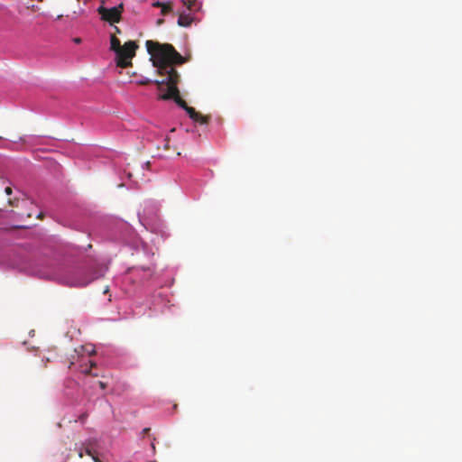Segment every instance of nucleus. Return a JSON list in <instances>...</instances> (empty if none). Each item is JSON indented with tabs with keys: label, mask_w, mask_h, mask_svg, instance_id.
I'll list each match as a JSON object with an SVG mask.
<instances>
[{
	"label": "nucleus",
	"mask_w": 462,
	"mask_h": 462,
	"mask_svg": "<svg viewBox=\"0 0 462 462\" xmlns=\"http://www.w3.org/2000/svg\"><path fill=\"white\" fill-rule=\"evenodd\" d=\"M148 53L151 55L152 65L157 69V73L165 77L162 80H156L155 84L161 88L163 85L167 86L166 93L160 98L163 100L173 99L174 102L183 108L189 116L196 123L206 125L209 121L208 116H203L197 112L195 108L189 106L180 97V90L177 87L180 81V75L174 69V65H181L187 62V58L180 54L170 43H160L152 40L145 42Z\"/></svg>",
	"instance_id": "obj_1"
},
{
	"label": "nucleus",
	"mask_w": 462,
	"mask_h": 462,
	"mask_svg": "<svg viewBox=\"0 0 462 462\" xmlns=\"http://www.w3.org/2000/svg\"><path fill=\"white\" fill-rule=\"evenodd\" d=\"M138 45L134 41L126 42L116 52V63L117 67L125 69L132 66V59L135 56Z\"/></svg>",
	"instance_id": "obj_2"
},
{
	"label": "nucleus",
	"mask_w": 462,
	"mask_h": 462,
	"mask_svg": "<svg viewBox=\"0 0 462 462\" xmlns=\"http://www.w3.org/2000/svg\"><path fill=\"white\" fill-rule=\"evenodd\" d=\"M98 14L101 15V18L104 21H106L110 23H118L121 20V15L123 12V5L120 4L117 6H114L111 8H106L104 6H100L98 9Z\"/></svg>",
	"instance_id": "obj_3"
},
{
	"label": "nucleus",
	"mask_w": 462,
	"mask_h": 462,
	"mask_svg": "<svg viewBox=\"0 0 462 462\" xmlns=\"http://www.w3.org/2000/svg\"><path fill=\"white\" fill-rule=\"evenodd\" d=\"M177 14L179 16L177 23L181 27H189L193 21L194 17L190 14V13L186 14L185 12L178 11Z\"/></svg>",
	"instance_id": "obj_4"
},
{
	"label": "nucleus",
	"mask_w": 462,
	"mask_h": 462,
	"mask_svg": "<svg viewBox=\"0 0 462 462\" xmlns=\"http://www.w3.org/2000/svg\"><path fill=\"white\" fill-rule=\"evenodd\" d=\"M121 47L120 40L116 35H112L110 38V50L116 53Z\"/></svg>",
	"instance_id": "obj_5"
},
{
	"label": "nucleus",
	"mask_w": 462,
	"mask_h": 462,
	"mask_svg": "<svg viewBox=\"0 0 462 462\" xmlns=\"http://www.w3.org/2000/svg\"><path fill=\"white\" fill-rule=\"evenodd\" d=\"M182 4L189 12H192L199 8L198 0H182Z\"/></svg>",
	"instance_id": "obj_6"
},
{
	"label": "nucleus",
	"mask_w": 462,
	"mask_h": 462,
	"mask_svg": "<svg viewBox=\"0 0 462 462\" xmlns=\"http://www.w3.org/2000/svg\"><path fill=\"white\" fill-rule=\"evenodd\" d=\"M173 11V5L171 2L164 3L162 7L161 8V14L162 15H166Z\"/></svg>",
	"instance_id": "obj_7"
},
{
	"label": "nucleus",
	"mask_w": 462,
	"mask_h": 462,
	"mask_svg": "<svg viewBox=\"0 0 462 462\" xmlns=\"http://www.w3.org/2000/svg\"><path fill=\"white\" fill-rule=\"evenodd\" d=\"M9 204L13 207H18L19 204H21L22 206H26L27 204H29V201L27 199H15L14 201L9 199Z\"/></svg>",
	"instance_id": "obj_8"
},
{
	"label": "nucleus",
	"mask_w": 462,
	"mask_h": 462,
	"mask_svg": "<svg viewBox=\"0 0 462 462\" xmlns=\"http://www.w3.org/2000/svg\"><path fill=\"white\" fill-rule=\"evenodd\" d=\"M96 366V363L95 362H90V367L89 368H86L84 369L82 372L85 374H89V375H92V376H98L97 374H92L91 372V368Z\"/></svg>",
	"instance_id": "obj_9"
},
{
	"label": "nucleus",
	"mask_w": 462,
	"mask_h": 462,
	"mask_svg": "<svg viewBox=\"0 0 462 462\" xmlns=\"http://www.w3.org/2000/svg\"><path fill=\"white\" fill-rule=\"evenodd\" d=\"M155 81H156V80L152 81V79H142V80L138 81V84H139V85L143 86V85H148V84H150V83H152V82H154V83H155Z\"/></svg>",
	"instance_id": "obj_10"
},
{
	"label": "nucleus",
	"mask_w": 462,
	"mask_h": 462,
	"mask_svg": "<svg viewBox=\"0 0 462 462\" xmlns=\"http://www.w3.org/2000/svg\"><path fill=\"white\" fill-rule=\"evenodd\" d=\"M163 5H164V3L160 2V1H156V2H153V3H152V6H154V7H160V8H162Z\"/></svg>",
	"instance_id": "obj_11"
},
{
	"label": "nucleus",
	"mask_w": 462,
	"mask_h": 462,
	"mask_svg": "<svg viewBox=\"0 0 462 462\" xmlns=\"http://www.w3.org/2000/svg\"><path fill=\"white\" fill-rule=\"evenodd\" d=\"M98 385H99V387H100L101 389H103V390L106 388V383H104V382H102V381H99V382H98Z\"/></svg>",
	"instance_id": "obj_12"
},
{
	"label": "nucleus",
	"mask_w": 462,
	"mask_h": 462,
	"mask_svg": "<svg viewBox=\"0 0 462 462\" xmlns=\"http://www.w3.org/2000/svg\"><path fill=\"white\" fill-rule=\"evenodd\" d=\"M89 282H79L75 285L77 286H86Z\"/></svg>",
	"instance_id": "obj_13"
},
{
	"label": "nucleus",
	"mask_w": 462,
	"mask_h": 462,
	"mask_svg": "<svg viewBox=\"0 0 462 462\" xmlns=\"http://www.w3.org/2000/svg\"><path fill=\"white\" fill-rule=\"evenodd\" d=\"M5 193H6L7 195H11V194H12V192H13L12 188H10V187H6V188H5Z\"/></svg>",
	"instance_id": "obj_14"
},
{
	"label": "nucleus",
	"mask_w": 462,
	"mask_h": 462,
	"mask_svg": "<svg viewBox=\"0 0 462 462\" xmlns=\"http://www.w3.org/2000/svg\"><path fill=\"white\" fill-rule=\"evenodd\" d=\"M151 429L150 428H144L143 430V434L145 435V434H148L150 432Z\"/></svg>",
	"instance_id": "obj_15"
},
{
	"label": "nucleus",
	"mask_w": 462,
	"mask_h": 462,
	"mask_svg": "<svg viewBox=\"0 0 462 462\" xmlns=\"http://www.w3.org/2000/svg\"><path fill=\"white\" fill-rule=\"evenodd\" d=\"M88 417L87 413H83L79 416V420H84Z\"/></svg>",
	"instance_id": "obj_16"
},
{
	"label": "nucleus",
	"mask_w": 462,
	"mask_h": 462,
	"mask_svg": "<svg viewBox=\"0 0 462 462\" xmlns=\"http://www.w3.org/2000/svg\"><path fill=\"white\" fill-rule=\"evenodd\" d=\"M73 42H74L75 43H80V42H81V39H80V38H74V39H73Z\"/></svg>",
	"instance_id": "obj_17"
},
{
	"label": "nucleus",
	"mask_w": 462,
	"mask_h": 462,
	"mask_svg": "<svg viewBox=\"0 0 462 462\" xmlns=\"http://www.w3.org/2000/svg\"><path fill=\"white\" fill-rule=\"evenodd\" d=\"M115 30H116V32L120 33V30H119V28H118V27H116H116H115Z\"/></svg>",
	"instance_id": "obj_18"
},
{
	"label": "nucleus",
	"mask_w": 462,
	"mask_h": 462,
	"mask_svg": "<svg viewBox=\"0 0 462 462\" xmlns=\"http://www.w3.org/2000/svg\"><path fill=\"white\" fill-rule=\"evenodd\" d=\"M162 23H163V20H162V19L158 20V22H157L158 24H162Z\"/></svg>",
	"instance_id": "obj_19"
},
{
	"label": "nucleus",
	"mask_w": 462,
	"mask_h": 462,
	"mask_svg": "<svg viewBox=\"0 0 462 462\" xmlns=\"http://www.w3.org/2000/svg\"><path fill=\"white\" fill-rule=\"evenodd\" d=\"M26 216H27V217H31L32 214L31 213H27Z\"/></svg>",
	"instance_id": "obj_20"
},
{
	"label": "nucleus",
	"mask_w": 462,
	"mask_h": 462,
	"mask_svg": "<svg viewBox=\"0 0 462 462\" xmlns=\"http://www.w3.org/2000/svg\"><path fill=\"white\" fill-rule=\"evenodd\" d=\"M108 291V287H106L104 291V293H106Z\"/></svg>",
	"instance_id": "obj_21"
},
{
	"label": "nucleus",
	"mask_w": 462,
	"mask_h": 462,
	"mask_svg": "<svg viewBox=\"0 0 462 462\" xmlns=\"http://www.w3.org/2000/svg\"><path fill=\"white\" fill-rule=\"evenodd\" d=\"M151 446H152V449L155 448L153 442L151 444Z\"/></svg>",
	"instance_id": "obj_22"
}]
</instances>
